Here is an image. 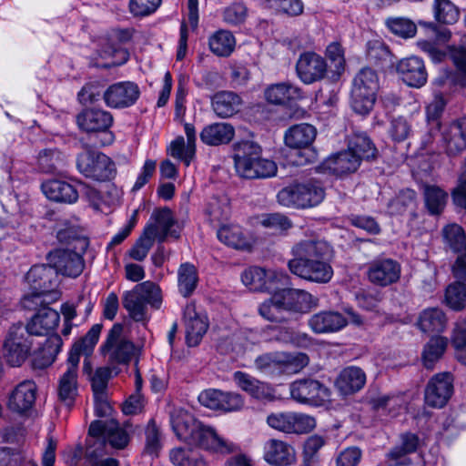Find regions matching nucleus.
Returning a JSON list of instances; mask_svg holds the SVG:
<instances>
[{"label":"nucleus","mask_w":466,"mask_h":466,"mask_svg":"<svg viewBox=\"0 0 466 466\" xmlns=\"http://www.w3.org/2000/svg\"><path fill=\"white\" fill-rule=\"evenodd\" d=\"M367 274L371 283L386 287L399 280L400 265L391 258L377 259L370 264Z\"/></svg>","instance_id":"nucleus-23"},{"label":"nucleus","mask_w":466,"mask_h":466,"mask_svg":"<svg viewBox=\"0 0 466 466\" xmlns=\"http://www.w3.org/2000/svg\"><path fill=\"white\" fill-rule=\"evenodd\" d=\"M265 99L273 105H285L302 98L301 90L289 82L272 84L264 91Z\"/></svg>","instance_id":"nucleus-31"},{"label":"nucleus","mask_w":466,"mask_h":466,"mask_svg":"<svg viewBox=\"0 0 466 466\" xmlns=\"http://www.w3.org/2000/svg\"><path fill=\"white\" fill-rule=\"evenodd\" d=\"M161 303V290L157 285L150 281L137 284L133 289L125 291L122 295L123 307L136 321L145 319L147 304L159 309Z\"/></svg>","instance_id":"nucleus-4"},{"label":"nucleus","mask_w":466,"mask_h":466,"mask_svg":"<svg viewBox=\"0 0 466 466\" xmlns=\"http://www.w3.org/2000/svg\"><path fill=\"white\" fill-rule=\"evenodd\" d=\"M235 135L234 127L228 123H214L205 127L200 132L201 141L208 146H220L229 143Z\"/></svg>","instance_id":"nucleus-36"},{"label":"nucleus","mask_w":466,"mask_h":466,"mask_svg":"<svg viewBox=\"0 0 466 466\" xmlns=\"http://www.w3.org/2000/svg\"><path fill=\"white\" fill-rule=\"evenodd\" d=\"M176 224L173 212L168 208H156L147 223L144 231L162 244L167 237L177 238L179 233L172 228Z\"/></svg>","instance_id":"nucleus-15"},{"label":"nucleus","mask_w":466,"mask_h":466,"mask_svg":"<svg viewBox=\"0 0 466 466\" xmlns=\"http://www.w3.org/2000/svg\"><path fill=\"white\" fill-rule=\"evenodd\" d=\"M214 112L219 117H229L240 110L241 97L231 91H221L214 95L211 100Z\"/></svg>","instance_id":"nucleus-35"},{"label":"nucleus","mask_w":466,"mask_h":466,"mask_svg":"<svg viewBox=\"0 0 466 466\" xmlns=\"http://www.w3.org/2000/svg\"><path fill=\"white\" fill-rule=\"evenodd\" d=\"M78 128L86 134L104 135L102 146L110 145L114 141V135L109 131L114 118L110 112L98 107H86L76 116Z\"/></svg>","instance_id":"nucleus-6"},{"label":"nucleus","mask_w":466,"mask_h":466,"mask_svg":"<svg viewBox=\"0 0 466 466\" xmlns=\"http://www.w3.org/2000/svg\"><path fill=\"white\" fill-rule=\"evenodd\" d=\"M396 71L409 86L420 88L427 82L428 74L424 62L418 56H412L400 59L396 65Z\"/></svg>","instance_id":"nucleus-19"},{"label":"nucleus","mask_w":466,"mask_h":466,"mask_svg":"<svg viewBox=\"0 0 466 466\" xmlns=\"http://www.w3.org/2000/svg\"><path fill=\"white\" fill-rule=\"evenodd\" d=\"M292 258L288 262L289 271L309 282L326 284L333 277L330 263L332 248L325 240L306 238L291 248Z\"/></svg>","instance_id":"nucleus-1"},{"label":"nucleus","mask_w":466,"mask_h":466,"mask_svg":"<svg viewBox=\"0 0 466 466\" xmlns=\"http://www.w3.org/2000/svg\"><path fill=\"white\" fill-rule=\"evenodd\" d=\"M78 359L76 348L68 354L65 370L58 378L57 399L66 407H72L78 395Z\"/></svg>","instance_id":"nucleus-9"},{"label":"nucleus","mask_w":466,"mask_h":466,"mask_svg":"<svg viewBox=\"0 0 466 466\" xmlns=\"http://www.w3.org/2000/svg\"><path fill=\"white\" fill-rule=\"evenodd\" d=\"M269 427L284 433L303 434L312 431L316 426L313 417L298 412H278L268 416Z\"/></svg>","instance_id":"nucleus-10"},{"label":"nucleus","mask_w":466,"mask_h":466,"mask_svg":"<svg viewBox=\"0 0 466 466\" xmlns=\"http://www.w3.org/2000/svg\"><path fill=\"white\" fill-rule=\"evenodd\" d=\"M33 340L22 324L10 328L4 344V357L12 367L21 366L28 358Z\"/></svg>","instance_id":"nucleus-8"},{"label":"nucleus","mask_w":466,"mask_h":466,"mask_svg":"<svg viewBox=\"0 0 466 466\" xmlns=\"http://www.w3.org/2000/svg\"><path fill=\"white\" fill-rule=\"evenodd\" d=\"M48 263L57 271L67 277L79 276L85 267V262L80 254L70 249H56L48 253Z\"/></svg>","instance_id":"nucleus-17"},{"label":"nucleus","mask_w":466,"mask_h":466,"mask_svg":"<svg viewBox=\"0 0 466 466\" xmlns=\"http://www.w3.org/2000/svg\"><path fill=\"white\" fill-rule=\"evenodd\" d=\"M420 440L416 434L404 433L400 437V444L393 448L388 453V459L391 461L390 466L408 465L410 460L406 457L407 454L416 451L419 447Z\"/></svg>","instance_id":"nucleus-37"},{"label":"nucleus","mask_w":466,"mask_h":466,"mask_svg":"<svg viewBox=\"0 0 466 466\" xmlns=\"http://www.w3.org/2000/svg\"><path fill=\"white\" fill-rule=\"evenodd\" d=\"M448 346V339L441 336L432 337L424 346L422 362L425 368L431 370L443 356Z\"/></svg>","instance_id":"nucleus-41"},{"label":"nucleus","mask_w":466,"mask_h":466,"mask_svg":"<svg viewBox=\"0 0 466 466\" xmlns=\"http://www.w3.org/2000/svg\"><path fill=\"white\" fill-rule=\"evenodd\" d=\"M41 188L47 198L56 202L71 204L78 198L77 189L64 180L52 179L46 181L42 184Z\"/></svg>","instance_id":"nucleus-30"},{"label":"nucleus","mask_w":466,"mask_h":466,"mask_svg":"<svg viewBox=\"0 0 466 466\" xmlns=\"http://www.w3.org/2000/svg\"><path fill=\"white\" fill-rule=\"evenodd\" d=\"M101 329V325H93L86 336L73 345L69 353H73L74 350L76 348L78 360H80L81 354L86 356L90 355L98 341Z\"/></svg>","instance_id":"nucleus-52"},{"label":"nucleus","mask_w":466,"mask_h":466,"mask_svg":"<svg viewBox=\"0 0 466 466\" xmlns=\"http://www.w3.org/2000/svg\"><path fill=\"white\" fill-rule=\"evenodd\" d=\"M264 460L275 466L289 465L295 461L296 453L292 446L287 442L270 439L267 441L263 447Z\"/></svg>","instance_id":"nucleus-27"},{"label":"nucleus","mask_w":466,"mask_h":466,"mask_svg":"<svg viewBox=\"0 0 466 466\" xmlns=\"http://www.w3.org/2000/svg\"><path fill=\"white\" fill-rule=\"evenodd\" d=\"M281 375L299 372L309 363V357L304 353L288 354L282 352Z\"/></svg>","instance_id":"nucleus-57"},{"label":"nucleus","mask_w":466,"mask_h":466,"mask_svg":"<svg viewBox=\"0 0 466 466\" xmlns=\"http://www.w3.org/2000/svg\"><path fill=\"white\" fill-rule=\"evenodd\" d=\"M424 200L426 208L432 215L441 213L447 204L448 194L437 186L426 185L424 187Z\"/></svg>","instance_id":"nucleus-44"},{"label":"nucleus","mask_w":466,"mask_h":466,"mask_svg":"<svg viewBox=\"0 0 466 466\" xmlns=\"http://www.w3.org/2000/svg\"><path fill=\"white\" fill-rule=\"evenodd\" d=\"M365 383V372L359 367L350 366L340 372L336 386L342 394L349 395L360 390Z\"/></svg>","instance_id":"nucleus-33"},{"label":"nucleus","mask_w":466,"mask_h":466,"mask_svg":"<svg viewBox=\"0 0 466 466\" xmlns=\"http://www.w3.org/2000/svg\"><path fill=\"white\" fill-rule=\"evenodd\" d=\"M161 0H130L129 11L135 16H146L156 11Z\"/></svg>","instance_id":"nucleus-62"},{"label":"nucleus","mask_w":466,"mask_h":466,"mask_svg":"<svg viewBox=\"0 0 466 466\" xmlns=\"http://www.w3.org/2000/svg\"><path fill=\"white\" fill-rule=\"evenodd\" d=\"M349 149L360 156V160L376 157L377 149L365 134H355L349 143Z\"/></svg>","instance_id":"nucleus-48"},{"label":"nucleus","mask_w":466,"mask_h":466,"mask_svg":"<svg viewBox=\"0 0 466 466\" xmlns=\"http://www.w3.org/2000/svg\"><path fill=\"white\" fill-rule=\"evenodd\" d=\"M76 167L85 177L97 181L109 180L116 172L115 164L107 156L87 147L77 156Z\"/></svg>","instance_id":"nucleus-7"},{"label":"nucleus","mask_w":466,"mask_h":466,"mask_svg":"<svg viewBox=\"0 0 466 466\" xmlns=\"http://www.w3.org/2000/svg\"><path fill=\"white\" fill-rule=\"evenodd\" d=\"M273 294L270 299L265 300L258 309L261 317L269 321L280 322L284 320L283 311L284 306L282 305L281 299H277V289L272 291Z\"/></svg>","instance_id":"nucleus-49"},{"label":"nucleus","mask_w":466,"mask_h":466,"mask_svg":"<svg viewBox=\"0 0 466 466\" xmlns=\"http://www.w3.org/2000/svg\"><path fill=\"white\" fill-rule=\"evenodd\" d=\"M37 386L35 381L26 380L18 383L9 396L8 407L11 410L25 414L35 403Z\"/></svg>","instance_id":"nucleus-24"},{"label":"nucleus","mask_w":466,"mask_h":466,"mask_svg":"<svg viewBox=\"0 0 466 466\" xmlns=\"http://www.w3.org/2000/svg\"><path fill=\"white\" fill-rule=\"evenodd\" d=\"M273 331L275 332L274 339L279 342L282 343H291V344H297L300 345L304 342H307L310 339L309 335L307 334H297L292 329L290 328H278L274 329Z\"/></svg>","instance_id":"nucleus-61"},{"label":"nucleus","mask_w":466,"mask_h":466,"mask_svg":"<svg viewBox=\"0 0 466 466\" xmlns=\"http://www.w3.org/2000/svg\"><path fill=\"white\" fill-rule=\"evenodd\" d=\"M222 397V390L216 389H208L199 393L198 400L202 406L208 409L213 410H220Z\"/></svg>","instance_id":"nucleus-64"},{"label":"nucleus","mask_w":466,"mask_h":466,"mask_svg":"<svg viewBox=\"0 0 466 466\" xmlns=\"http://www.w3.org/2000/svg\"><path fill=\"white\" fill-rule=\"evenodd\" d=\"M453 393V378L449 372L434 375L425 389V403L432 408L444 407Z\"/></svg>","instance_id":"nucleus-14"},{"label":"nucleus","mask_w":466,"mask_h":466,"mask_svg":"<svg viewBox=\"0 0 466 466\" xmlns=\"http://www.w3.org/2000/svg\"><path fill=\"white\" fill-rule=\"evenodd\" d=\"M316 135L317 130L312 125L299 124L285 132L284 141L290 148H305L312 144Z\"/></svg>","instance_id":"nucleus-34"},{"label":"nucleus","mask_w":466,"mask_h":466,"mask_svg":"<svg viewBox=\"0 0 466 466\" xmlns=\"http://www.w3.org/2000/svg\"><path fill=\"white\" fill-rule=\"evenodd\" d=\"M308 324L317 334L332 333L346 327L348 319L337 311H320L312 315Z\"/></svg>","instance_id":"nucleus-28"},{"label":"nucleus","mask_w":466,"mask_h":466,"mask_svg":"<svg viewBox=\"0 0 466 466\" xmlns=\"http://www.w3.org/2000/svg\"><path fill=\"white\" fill-rule=\"evenodd\" d=\"M62 345L63 341L59 335L53 334L49 336L35 360L38 367L46 368L50 366L56 360Z\"/></svg>","instance_id":"nucleus-42"},{"label":"nucleus","mask_w":466,"mask_h":466,"mask_svg":"<svg viewBox=\"0 0 466 466\" xmlns=\"http://www.w3.org/2000/svg\"><path fill=\"white\" fill-rule=\"evenodd\" d=\"M433 13L438 22L448 25L456 23L460 16L458 8L450 0H435Z\"/></svg>","instance_id":"nucleus-51"},{"label":"nucleus","mask_w":466,"mask_h":466,"mask_svg":"<svg viewBox=\"0 0 466 466\" xmlns=\"http://www.w3.org/2000/svg\"><path fill=\"white\" fill-rule=\"evenodd\" d=\"M139 88L132 82H119L111 85L103 95L106 104L112 108L128 107L139 97Z\"/></svg>","instance_id":"nucleus-18"},{"label":"nucleus","mask_w":466,"mask_h":466,"mask_svg":"<svg viewBox=\"0 0 466 466\" xmlns=\"http://www.w3.org/2000/svg\"><path fill=\"white\" fill-rule=\"evenodd\" d=\"M59 320L60 316L57 311L49 307H43L32 317L25 329L30 337L32 335L47 336L56 329Z\"/></svg>","instance_id":"nucleus-26"},{"label":"nucleus","mask_w":466,"mask_h":466,"mask_svg":"<svg viewBox=\"0 0 466 466\" xmlns=\"http://www.w3.org/2000/svg\"><path fill=\"white\" fill-rule=\"evenodd\" d=\"M170 423L177 439L190 446L221 454L238 450V445L220 437L214 428L204 424L185 410H175L170 415Z\"/></svg>","instance_id":"nucleus-2"},{"label":"nucleus","mask_w":466,"mask_h":466,"mask_svg":"<svg viewBox=\"0 0 466 466\" xmlns=\"http://www.w3.org/2000/svg\"><path fill=\"white\" fill-rule=\"evenodd\" d=\"M247 16V8L242 3H233L223 12L224 21L230 25H238L244 22Z\"/></svg>","instance_id":"nucleus-63"},{"label":"nucleus","mask_w":466,"mask_h":466,"mask_svg":"<svg viewBox=\"0 0 466 466\" xmlns=\"http://www.w3.org/2000/svg\"><path fill=\"white\" fill-rule=\"evenodd\" d=\"M378 89L377 73L369 67L362 68L353 80L352 109L360 115L369 114L374 106Z\"/></svg>","instance_id":"nucleus-5"},{"label":"nucleus","mask_w":466,"mask_h":466,"mask_svg":"<svg viewBox=\"0 0 466 466\" xmlns=\"http://www.w3.org/2000/svg\"><path fill=\"white\" fill-rule=\"evenodd\" d=\"M208 45L216 56H228L235 49L236 40L229 31L220 30L210 36Z\"/></svg>","instance_id":"nucleus-43"},{"label":"nucleus","mask_w":466,"mask_h":466,"mask_svg":"<svg viewBox=\"0 0 466 466\" xmlns=\"http://www.w3.org/2000/svg\"><path fill=\"white\" fill-rule=\"evenodd\" d=\"M218 239L225 245L236 249H249L251 244L242 228L237 225H225L218 230Z\"/></svg>","instance_id":"nucleus-39"},{"label":"nucleus","mask_w":466,"mask_h":466,"mask_svg":"<svg viewBox=\"0 0 466 466\" xmlns=\"http://www.w3.org/2000/svg\"><path fill=\"white\" fill-rule=\"evenodd\" d=\"M169 460L174 466H206V461L191 449L177 447L169 451Z\"/></svg>","instance_id":"nucleus-45"},{"label":"nucleus","mask_w":466,"mask_h":466,"mask_svg":"<svg viewBox=\"0 0 466 466\" xmlns=\"http://www.w3.org/2000/svg\"><path fill=\"white\" fill-rule=\"evenodd\" d=\"M291 398L302 404L320 406L329 399L327 387L315 380H300L290 385Z\"/></svg>","instance_id":"nucleus-12"},{"label":"nucleus","mask_w":466,"mask_h":466,"mask_svg":"<svg viewBox=\"0 0 466 466\" xmlns=\"http://www.w3.org/2000/svg\"><path fill=\"white\" fill-rule=\"evenodd\" d=\"M123 326L115 324L110 329L103 350L114 363H127L134 352L133 344L122 338Z\"/></svg>","instance_id":"nucleus-16"},{"label":"nucleus","mask_w":466,"mask_h":466,"mask_svg":"<svg viewBox=\"0 0 466 466\" xmlns=\"http://www.w3.org/2000/svg\"><path fill=\"white\" fill-rule=\"evenodd\" d=\"M325 198V189L315 180L290 184L277 195L278 203L285 208L304 209L320 204Z\"/></svg>","instance_id":"nucleus-3"},{"label":"nucleus","mask_w":466,"mask_h":466,"mask_svg":"<svg viewBox=\"0 0 466 466\" xmlns=\"http://www.w3.org/2000/svg\"><path fill=\"white\" fill-rule=\"evenodd\" d=\"M417 326L425 333H441L447 326V318L441 309L428 308L420 313Z\"/></svg>","instance_id":"nucleus-38"},{"label":"nucleus","mask_w":466,"mask_h":466,"mask_svg":"<svg viewBox=\"0 0 466 466\" xmlns=\"http://www.w3.org/2000/svg\"><path fill=\"white\" fill-rule=\"evenodd\" d=\"M155 241L156 239L154 238L143 230L141 236L128 250L127 254L129 258L137 261H143L147 258Z\"/></svg>","instance_id":"nucleus-59"},{"label":"nucleus","mask_w":466,"mask_h":466,"mask_svg":"<svg viewBox=\"0 0 466 466\" xmlns=\"http://www.w3.org/2000/svg\"><path fill=\"white\" fill-rule=\"evenodd\" d=\"M258 223L266 228L278 232H286L293 226L292 221L280 213L264 214L259 218Z\"/></svg>","instance_id":"nucleus-58"},{"label":"nucleus","mask_w":466,"mask_h":466,"mask_svg":"<svg viewBox=\"0 0 466 466\" xmlns=\"http://www.w3.org/2000/svg\"><path fill=\"white\" fill-rule=\"evenodd\" d=\"M361 163L359 155L354 154L349 148L334 156L329 157L325 161L326 167L332 173L342 176L355 172Z\"/></svg>","instance_id":"nucleus-32"},{"label":"nucleus","mask_w":466,"mask_h":466,"mask_svg":"<svg viewBox=\"0 0 466 466\" xmlns=\"http://www.w3.org/2000/svg\"><path fill=\"white\" fill-rule=\"evenodd\" d=\"M170 156L182 161L188 167L196 155V147L192 146V151L189 148V144L185 141L182 136L177 137L170 143L168 147Z\"/></svg>","instance_id":"nucleus-54"},{"label":"nucleus","mask_w":466,"mask_h":466,"mask_svg":"<svg viewBox=\"0 0 466 466\" xmlns=\"http://www.w3.org/2000/svg\"><path fill=\"white\" fill-rule=\"evenodd\" d=\"M26 281L33 290L48 294L59 284L57 271L48 263L33 266L26 274Z\"/></svg>","instance_id":"nucleus-21"},{"label":"nucleus","mask_w":466,"mask_h":466,"mask_svg":"<svg viewBox=\"0 0 466 466\" xmlns=\"http://www.w3.org/2000/svg\"><path fill=\"white\" fill-rule=\"evenodd\" d=\"M38 167L45 173L54 172L60 163V154L54 149L41 151L37 158Z\"/></svg>","instance_id":"nucleus-60"},{"label":"nucleus","mask_w":466,"mask_h":466,"mask_svg":"<svg viewBox=\"0 0 466 466\" xmlns=\"http://www.w3.org/2000/svg\"><path fill=\"white\" fill-rule=\"evenodd\" d=\"M184 320L186 326V339L190 347L198 345L208 328V319L196 311V306L189 303L184 309Z\"/></svg>","instance_id":"nucleus-25"},{"label":"nucleus","mask_w":466,"mask_h":466,"mask_svg":"<svg viewBox=\"0 0 466 466\" xmlns=\"http://www.w3.org/2000/svg\"><path fill=\"white\" fill-rule=\"evenodd\" d=\"M385 23L391 33L403 38L413 37L417 32L416 25L405 17H390Z\"/></svg>","instance_id":"nucleus-55"},{"label":"nucleus","mask_w":466,"mask_h":466,"mask_svg":"<svg viewBox=\"0 0 466 466\" xmlns=\"http://www.w3.org/2000/svg\"><path fill=\"white\" fill-rule=\"evenodd\" d=\"M234 167L237 174L243 178L254 179L256 173L254 162L261 154L260 146L253 141L244 140L234 145Z\"/></svg>","instance_id":"nucleus-13"},{"label":"nucleus","mask_w":466,"mask_h":466,"mask_svg":"<svg viewBox=\"0 0 466 466\" xmlns=\"http://www.w3.org/2000/svg\"><path fill=\"white\" fill-rule=\"evenodd\" d=\"M146 441L144 452L152 457H157L162 449L161 434L154 420H150L145 431Z\"/></svg>","instance_id":"nucleus-56"},{"label":"nucleus","mask_w":466,"mask_h":466,"mask_svg":"<svg viewBox=\"0 0 466 466\" xmlns=\"http://www.w3.org/2000/svg\"><path fill=\"white\" fill-rule=\"evenodd\" d=\"M278 298L286 311L307 313L319 304V299L304 289H282L277 291Z\"/></svg>","instance_id":"nucleus-20"},{"label":"nucleus","mask_w":466,"mask_h":466,"mask_svg":"<svg viewBox=\"0 0 466 466\" xmlns=\"http://www.w3.org/2000/svg\"><path fill=\"white\" fill-rule=\"evenodd\" d=\"M282 352L264 353L255 360L256 368L269 376L281 375Z\"/></svg>","instance_id":"nucleus-46"},{"label":"nucleus","mask_w":466,"mask_h":466,"mask_svg":"<svg viewBox=\"0 0 466 466\" xmlns=\"http://www.w3.org/2000/svg\"><path fill=\"white\" fill-rule=\"evenodd\" d=\"M444 243L454 252L461 250L466 244V236L463 228L455 223L449 224L442 228Z\"/></svg>","instance_id":"nucleus-50"},{"label":"nucleus","mask_w":466,"mask_h":466,"mask_svg":"<svg viewBox=\"0 0 466 466\" xmlns=\"http://www.w3.org/2000/svg\"><path fill=\"white\" fill-rule=\"evenodd\" d=\"M131 432L132 429L129 424L121 427L116 421L109 420L106 439L113 448L122 450L128 444Z\"/></svg>","instance_id":"nucleus-47"},{"label":"nucleus","mask_w":466,"mask_h":466,"mask_svg":"<svg viewBox=\"0 0 466 466\" xmlns=\"http://www.w3.org/2000/svg\"><path fill=\"white\" fill-rule=\"evenodd\" d=\"M198 282L196 267L188 262L183 263L177 269V287L183 297L190 296L197 288Z\"/></svg>","instance_id":"nucleus-40"},{"label":"nucleus","mask_w":466,"mask_h":466,"mask_svg":"<svg viewBox=\"0 0 466 466\" xmlns=\"http://www.w3.org/2000/svg\"><path fill=\"white\" fill-rule=\"evenodd\" d=\"M296 68L298 76L303 83L312 84L325 76L327 64L319 55L306 52L300 55Z\"/></svg>","instance_id":"nucleus-22"},{"label":"nucleus","mask_w":466,"mask_h":466,"mask_svg":"<svg viewBox=\"0 0 466 466\" xmlns=\"http://www.w3.org/2000/svg\"><path fill=\"white\" fill-rule=\"evenodd\" d=\"M288 276L280 271L266 270L259 267H250L241 275L243 284L253 291L272 292L283 285Z\"/></svg>","instance_id":"nucleus-11"},{"label":"nucleus","mask_w":466,"mask_h":466,"mask_svg":"<svg viewBox=\"0 0 466 466\" xmlns=\"http://www.w3.org/2000/svg\"><path fill=\"white\" fill-rule=\"evenodd\" d=\"M445 301L453 310H461L466 306V285L461 282L448 286L445 293Z\"/></svg>","instance_id":"nucleus-53"},{"label":"nucleus","mask_w":466,"mask_h":466,"mask_svg":"<svg viewBox=\"0 0 466 466\" xmlns=\"http://www.w3.org/2000/svg\"><path fill=\"white\" fill-rule=\"evenodd\" d=\"M233 379L238 388L255 399L265 400L274 398V391L269 384L262 382L248 373L236 371L233 374Z\"/></svg>","instance_id":"nucleus-29"}]
</instances>
